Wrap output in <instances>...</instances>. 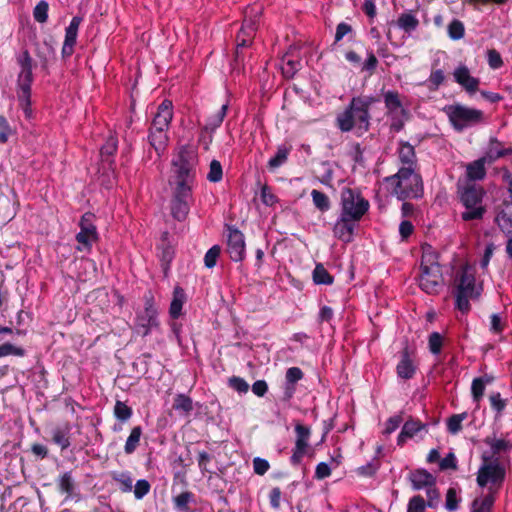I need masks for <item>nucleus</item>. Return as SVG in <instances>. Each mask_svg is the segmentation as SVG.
<instances>
[{"instance_id": "dca6fc26", "label": "nucleus", "mask_w": 512, "mask_h": 512, "mask_svg": "<svg viewBox=\"0 0 512 512\" xmlns=\"http://www.w3.org/2000/svg\"><path fill=\"white\" fill-rule=\"evenodd\" d=\"M17 62L21 68L18 76L16 87L32 86L34 81L33 77V60L28 50H24L21 56L18 57Z\"/></svg>"}, {"instance_id": "37998d69", "label": "nucleus", "mask_w": 512, "mask_h": 512, "mask_svg": "<svg viewBox=\"0 0 512 512\" xmlns=\"http://www.w3.org/2000/svg\"><path fill=\"white\" fill-rule=\"evenodd\" d=\"M289 153L290 148L284 145L278 146L276 154L268 161V168L274 171L282 166L287 161Z\"/></svg>"}, {"instance_id": "f03ea898", "label": "nucleus", "mask_w": 512, "mask_h": 512, "mask_svg": "<svg viewBox=\"0 0 512 512\" xmlns=\"http://www.w3.org/2000/svg\"><path fill=\"white\" fill-rule=\"evenodd\" d=\"M377 101V98L368 95L352 97L345 109L337 114L336 127L342 133L354 131L358 137L362 136L370 129V109Z\"/></svg>"}, {"instance_id": "9b49d317", "label": "nucleus", "mask_w": 512, "mask_h": 512, "mask_svg": "<svg viewBox=\"0 0 512 512\" xmlns=\"http://www.w3.org/2000/svg\"><path fill=\"white\" fill-rule=\"evenodd\" d=\"M226 252L234 262H241L245 258V237L237 228L226 225Z\"/></svg>"}, {"instance_id": "79ce46f5", "label": "nucleus", "mask_w": 512, "mask_h": 512, "mask_svg": "<svg viewBox=\"0 0 512 512\" xmlns=\"http://www.w3.org/2000/svg\"><path fill=\"white\" fill-rule=\"evenodd\" d=\"M403 435H408V437L413 438L421 431L427 432V425L422 423L419 419H415L413 417H409L407 421L402 426Z\"/></svg>"}, {"instance_id": "774afa93", "label": "nucleus", "mask_w": 512, "mask_h": 512, "mask_svg": "<svg viewBox=\"0 0 512 512\" xmlns=\"http://www.w3.org/2000/svg\"><path fill=\"white\" fill-rule=\"evenodd\" d=\"M151 489L150 483L145 479H140L136 482L134 486V496L136 499L140 500L145 497Z\"/></svg>"}, {"instance_id": "f3484780", "label": "nucleus", "mask_w": 512, "mask_h": 512, "mask_svg": "<svg viewBox=\"0 0 512 512\" xmlns=\"http://www.w3.org/2000/svg\"><path fill=\"white\" fill-rule=\"evenodd\" d=\"M173 119V105L170 100H163L158 106L157 112L151 122L150 127L156 129H169L170 123Z\"/></svg>"}, {"instance_id": "49530a36", "label": "nucleus", "mask_w": 512, "mask_h": 512, "mask_svg": "<svg viewBox=\"0 0 512 512\" xmlns=\"http://www.w3.org/2000/svg\"><path fill=\"white\" fill-rule=\"evenodd\" d=\"M312 201L314 206L321 212H326L330 209L331 203L329 197L319 190L311 191Z\"/></svg>"}, {"instance_id": "e2e57ef3", "label": "nucleus", "mask_w": 512, "mask_h": 512, "mask_svg": "<svg viewBox=\"0 0 512 512\" xmlns=\"http://www.w3.org/2000/svg\"><path fill=\"white\" fill-rule=\"evenodd\" d=\"M228 386L237 391L238 393H247L249 390V384L243 378L239 376H232L228 379Z\"/></svg>"}, {"instance_id": "6e6d98bb", "label": "nucleus", "mask_w": 512, "mask_h": 512, "mask_svg": "<svg viewBox=\"0 0 512 512\" xmlns=\"http://www.w3.org/2000/svg\"><path fill=\"white\" fill-rule=\"evenodd\" d=\"M49 4L45 0L37 3L33 10V17L38 23H45L48 20Z\"/></svg>"}, {"instance_id": "bb28decb", "label": "nucleus", "mask_w": 512, "mask_h": 512, "mask_svg": "<svg viewBox=\"0 0 512 512\" xmlns=\"http://www.w3.org/2000/svg\"><path fill=\"white\" fill-rule=\"evenodd\" d=\"M487 163V158H479L473 162H470L466 166V175L469 180L478 181L482 180L486 176V168L485 164Z\"/></svg>"}, {"instance_id": "603ef678", "label": "nucleus", "mask_w": 512, "mask_h": 512, "mask_svg": "<svg viewBox=\"0 0 512 512\" xmlns=\"http://www.w3.org/2000/svg\"><path fill=\"white\" fill-rule=\"evenodd\" d=\"M495 222L503 233H512V219L504 210L498 212L495 217Z\"/></svg>"}, {"instance_id": "864d4df0", "label": "nucleus", "mask_w": 512, "mask_h": 512, "mask_svg": "<svg viewBox=\"0 0 512 512\" xmlns=\"http://www.w3.org/2000/svg\"><path fill=\"white\" fill-rule=\"evenodd\" d=\"M223 178L222 165L218 160L213 159L210 162L209 172L207 174V180L212 183L220 182Z\"/></svg>"}, {"instance_id": "58836bf2", "label": "nucleus", "mask_w": 512, "mask_h": 512, "mask_svg": "<svg viewBox=\"0 0 512 512\" xmlns=\"http://www.w3.org/2000/svg\"><path fill=\"white\" fill-rule=\"evenodd\" d=\"M313 282L317 285H332L334 277L328 272L322 263H317L312 273Z\"/></svg>"}, {"instance_id": "4c0bfd02", "label": "nucleus", "mask_w": 512, "mask_h": 512, "mask_svg": "<svg viewBox=\"0 0 512 512\" xmlns=\"http://www.w3.org/2000/svg\"><path fill=\"white\" fill-rule=\"evenodd\" d=\"M143 430L141 426H134L131 429L130 435L128 436L125 445H124V452L127 455L133 454L138 446L140 445V440L142 436Z\"/></svg>"}, {"instance_id": "ea45409f", "label": "nucleus", "mask_w": 512, "mask_h": 512, "mask_svg": "<svg viewBox=\"0 0 512 512\" xmlns=\"http://www.w3.org/2000/svg\"><path fill=\"white\" fill-rule=\"evenodd\" d=\"M492 381V377L485 376V377H478L473 379L471 384V394L473 401L476 403H479L481 399L483 398L486 384L490 383Z\"/></svg>"}, {"instance_id": "bf43d9fd", "label": "nucleus", "mask_w": 512, "mask_h": 512, "mask_svg": "<svg viewBox=\"0 0 512 512\" xmlns=\"http://www.w3.org/2000/svg\"><path fill=\"white\" fill-rule=\"evenodd\" d=\"M221 253L219 245H213L204 256V264L207 268L211 269L216 266L217 260Z\"/></svg>"}, {"instance_id": "7ed1b4c3", "label": "nucleus", "mask_w": 512, "mask_h": 512, "mask_svg": "<svg viewBox=\"0 0 512 512\" xmlns=\"http://www.w3.org/2000/svg\"><path fill=\"white\" fill-rule=\"evenodd\" d=\"M384 181L391 186V194L400 201L419 199L424 194V185L418 169L400 167L397 173L385 177Z\"/></svg>"}, {"instance_id": "09e8293b", "label": "nucleus", "mask_w": 512, "mask_h": 512, "mask_svg": "<svg viewBox=\"0 0 512 512\" xmlns=\"http://www.w3.org/2000/svg\"><path fill=\"white\" fill-rule=\"evenodd\" d=\"M384 103L388 111L393 112L402 107L398 91L389 90L384 93Z\"/></svg>"}, {"instance_id": "cd10ccee", "label": "nucleus", "mask_w": 512, "mask_h": 512, "mask_svg": "<svg viewBox=\"0 0 512 512\" xmlns=\"http://www.w3.org/2000/svg\"><path fill=\"white\" fill-rule=\"evenodd\" d=\"M396 25L406 34L411 35L414 31L417 30L419 26V20L412 11L403 12L399 15Z\"/></svg>"}, {"instance_id": "2eb2a0df", "label": "nucleus", "mask_w": 512, "mask_h": 512, "mask_svg": "<svg viewBox=\"0 0 512 512\" xmlns=\"http://www.w3.org/2000/svg\"><path fill=\"white\" fill-rule=\"evenodd\" d=\"M485 193L481 186L467 185L459 192L460 202L465 208H472V206L486 207L483 205Z\"/></svg>"}, {"instance_id": "c85d7f7f", "label": "nucleus", "mask_w": 512, "mask_h": 512, "mask_svg": "<svg viewBox=\"0 0 512 512\" xmlns=\"http://www.w3.org/2000/svg\"><path fill=\"white\" fill-rule=\"evenodd\" d=\"M16 215L15 203L0 192V225L11 221Z\"/></svg>"}, {"instance_id": "393cba45", "label": "nucleus", "mask_w": 512, "mask_h": 512, "mask_svg": "<svg viewBox=\"0 0 512 512\" xmlns=\"http://www.w3.org/2000/svg\"><path fill=\"white\" fill-rule=\"evenodd\" d=\"M148 141L151 147L154 148L158 156H160L168 145L169 137L167 135V130L164 129H156L149 127Z\"/></svg>"}, {"instance_id": "c03bdc74", "label": "nucleus", "mask_w": 512, "mask_h": 512, "mask_svg": "<svg viewBox=\"0 0 512 512\" xmlns=\"http://www.w3.org/2000/svg\"><path fill=\"white\" fill-rule=\"evenodd\" d=\"M114 417L122 423H126L133 415V410L125 402L117 400L113 409Z\"/></svg>"}, {"instance_id": "f257e3e1", "label": "nucleus", "mask_w": 512, "mask_h": 512, "mask_svg": "<svg viewBox=\"0 0 512 512\" xmlns=\"http://www.w3.org/2000/svg\"><path fill=\"white\" fill-rule=\"evenodd\" d=\"M198 163L197 150L191 145L181 146L171 162L170 210L172 217L179 222L186 220L194 203L193 189Z\"/></svg>"}, {"instance_id": "6ab92c4d", "label": "nucleus", "mask_w": 512, "mask_h": 512, "mask_svg": "<svg viewBox=\"0 0 512 512\" xmlns=\"http://www.w3.org/2000/svg\"><path fill=\"white\" fill-rule=\"evenodd\" d=\"M454 80L462 86L469 94H473L478 90L480 80L470 74L469 69L465 65H461L455 69Z\"/></svg>"}, {"instance_id": "473e14b6", "label": "nucleus", "mask_w": 512, "mask_h": 512, "mask_svg": "<svg viewBox=\"0 0 512 512\" xmlns=\"http://www.w3.org/2000/svg\"><path fill=\"white\" fill-rule=\"evenodd\" d=\"M301 61L298 58H293L289 52H287L282 58V74L285 78H293L294 75L301 69Z\"/></svg>"}, {"instance_id": "412c9836", "label": "nucleus", "mask_w": 512, "mask_h": 512, "mask_svg": "<svg viewBox=\"0 0 512 512\" xmlns=\"http://www.w3.org/2000/svg\"><path fill=\"white\" fill-rule=\"evenodd\" d=\"M398 160L401 167H408L410 169H418V161L415 148L407 141H400L399 148L397 149Z\"/></svg>"}, {"instance_id": "69168bd1", "label": "nucleus", "mask_w": 512, "mask_h": 512, "mask_svg": "<svg viewBox=\"0 0 512 512\" xmlns=\"http://www.w3.org/2000/svg\"><path fill=\"white\" fill-rule=\"evenodd\" d=\"M12 134L13 129L7 118L4 115H0V144H5Z\"/></svg>"}, {"instance_id": "5701e85b", "label": "nucleus", "mask_w": 512, "mask_h": 512, "mask_svg": "<svg viewBox=\"0 0 512 512\" xmlns=\"http://www.w3.org/2000/svg\"><path fill=\"white\" fill-rule=\"evenodd\" d=\"M71 430L72 425L69 422L62 423L52 430V442L59 446L62 451L68 449L71 445Z\"/></svg>"}, {"instance_id": "aec40b11", "label": "nucleus", "mask_w": 512, "mask_h": 512, "mask_svg": "<svg viewBox=\"0 0 512 512\" xmlns=\"http://www.w3.org/2000/svg\"><path fill=\"white\" fill-rule=\"evenodd\" d=\"M304 377L303 371L299 367H290L285 373V384L283 390V401H289L296 392V384Z\"/></svg>"}, {"instance_id": "0eeeda50", "label": "nucleus", "mask_w": 512, "mask_h": 512, "mask_svg": "<svg viewBox=\"0 0 512 512\" xmlns=\"http://www.w3.org/2000/svg\"><path fill=\"white\" fill-rule=\"evenodd\" d=\"M341 214L354 221H360L369 210L370 204L359 191L345 187L341 191Z\"/></svg>"}, {"instance_id": "c9c22d12", "label": "nucleus", "mask_w": 512, "mask_h": 512, "mask_svg": "<svg viewBox=\"0 0 512 512\" xmlns=\"http://www.w3.org/2000/svg\"><path fill=\"white\" fill-rule=\"evenodd\" d=\"M227 110H228V105L223 104L221 106V108L216 113H214L213 115H211L207 118L203 130L210 131L212 133L217 128H219L221 126V124L223 123V120L227 114Z\"/></svg>"}, {"instance_id": "f8f14e48", "label": "nucleus", "mask_w": 512, "mask_h": 512, "mask_svg": "<svg viewBox=\"0 0 512 512\" xmlns=\"http://www.w3.org/2000/svg\"><path fill=\"white\" fill-rule=\"evenodd\" d=\"M418 284L420 289L429 295H437L444 286V277L441 267L431 269L420 268Z\"/></svg>"}, {"instance_id": "4be33fe9", "label": "nucleus", "mask_w": 512, "mask_h": 512, "mask_svg": "<svg viewBox=\"0 0 512 512\" xmlns=\"http://www.w3.org/2000/svg\"><path fill=\"white\" fill-rule=\"evenodd\" d=\"M409 480L414 490L432 487L436 484V478L426 469L420 468L409 473Z\"/></svg>"}, {"instance_id": "5fc2aeb1", "label": "nucleus", "mask_w": 512, "mask_h": 512, "mask_svg": "<svg viewBox=\"0 0 512 512\" xmlns=\"http://www.w3.org/2000/svg\"><path fill=\"white\" fill-rule=\"evenodd\" d=\"M460 501L461 498L458 497L457 490L450 487L446 492L445 508L449 512H455L459 508Z\"/></svg>"}, {"instance_id": "b1692460", "label": "nucleus", "mask_w": 512, "mask_h": 512, "mask_svg": "<svg viewBox=\"0 0 512 512\" xmlns=\"http://www.w3.org/2000/svg\"><path fill=\"white\" fill-rule=\"evenodd\" d=\"M511 154L512 147L504 148L503 143L501 141H499L495 137H492L490 138L488 150L486 154L483 156V158H487V162L491 164L496 160Z\"/></svg>"}, {"instance_id": "4d7b16f0", "label": "nucleus", "mask_w": 512, "mask_h": 512, "mask_svg": "<svg viewBox=\"0 0 512 512\" xmlns=\"http://www.w3.org/2000/svg\"><path fill=\"white\" fill-rule=\"evenodd\" d=\"M26 351L22 347L15 346L9 342H5L0 345V358L6 357L9 355H14L18 357L25 356Z\"/></svg>"}, {"instance_id": "6e6552de", "label": "nucleus", "mask_w": 512, "mask_h": 512, "mask_svg": "<svg viewBox=\"0 0 512 512\" xmlns=\"http://www.w3.org/2000/svg\"><path fill=\"white\" fill-rule=\"evenodd\" d=\"M449 121L457 132H462L467 127L479 124L483 121V111L456 104L446 109Z\"/></svg>"}, {"instance_id": "c756f323", "label": "nucleus", "mask_w": 512, "mask_h": 512, "mask_svg": "<svg viewBox=\"0 0 512 512\" xmlns=\"http://www.w3.org/2000/svg\"><path fill=\"white\" fill-rule=\"evenodd\" d=\"M31 87L32 86L16 87V94L19 106L23 110L25 117L28 119L31 118L33 114L31 107Z\"/></svg>"}, {"instance_id": "72a5a7b5", "label": "nucleus", "mask_w": 512, "mask_h": 512, "mask_svg": "<svg viewBox=\"0 0 512 512\" xmlns=\"http://www.w3.org/2000/svg\"><path fill=\"white\" fill-rule=\"evenodd\" d=\"M110 477L113 481L119 484V489L122 493H129L133 488V479L129 471H112Z\"/></svg>"}, {"instance_id": "3c124183", "label": "nucleus", "mask_w": 512, "mask_h": 512, "mask_svg": "<svg viewBox=\"0 0 512 512\" xmlns=\"http://www.w3.org/2000/svg\"><path fill=\"white\" fill-rule=\"evenodd\" d=\"M448 36L452 40H460L465 35V26L462 21L453 19L448 25Z\"/></svg>"}, {"instance_id": "e433bc0d", "label": "nucleus", "mask_w": 512, "mask_h": 512, "mask_svg": "<svg viewBox=\"0 0 512 512\" xmlns=\"http://www.w3.org/2000/svg\"><path fill=\"white\" fill-rule=\"evenodd\" d=\"M172 408L182 415L188 416L193 411L192 399L185 394H177L174 398Z\"/></svg>"}, {"instance_id": "39448f33", "label": "nucleus", "mask_w": 512, "mask_h": 512, "mask_svg": "<svg viewBox=\"0 0 512 512\" xmlns=\"http://www.w3.org/2000/svg\"><path fill=\"white\" fill-rule=\"evenodd\" d=\"M455 308L461 313L467 314L471 310L469 299L478 298L475 293L476 279L468 267H463L455 276Z\"/></svg>"}, {"instance_id": "a878e982", "label": "nucleus", "mask_w": 512, "mask_h": 512, "mask_svg": "<svg viewBox=\"0 0 512 512\" xmlns=\"http://www.w3.org/2000/svg\"><path fill=\"white\" fill-rule=\"evenodd\" d=\"M186 299L184 289L176 286L173 290V297L169 307V315L173 320L178 319L182 315V308Z\"/></svg>"}, {"instance_id": "7c9ffc66", "label": "nucleus", "mask_w": 512, "mask_h": 512, "mask_svg": "<svg viewBox=\"0 0 512 512\" xmlns=\"http://www.w3.org/2000/svg\"><path fill=\"white\" fill-rule=\"evenodd\" d=\"M434 267H441L439 264V254L431 245L425 244L422 246L420 268L431 269Z\"/></svg>"}, {"instance_id": "052dcab7", "label": "nucleus", "mask_w": 512, "mask_h": 512, "mask_svg": "<svg viewBox=\"0 0 512 512\" xmlns=\"http://www.w3.org/2000/svg\"><path fill=\"white\" fill-rule=\"evenodd\" d=\"M193 497L194 494L190 491L182 492L174 498V505L181 511H188V504L193 499Z\"/></svg>"}, {"instance_id": "9d476101", "label": "nucleus", "mask_w": 512, "mask_h": 512, "mask_svg": "<svg viewBox=\"0 0 512 512\" xmlns=\"http://www.w3.org/2000/svg\"><path fill=\"white\" fill-rule=\"evenodd\" d=\"M94 220L95 215L92 212L84 213L80 219V231L76 234L77 242L82 245L77 248L79 251L90 252L93 243L99 239Z\"/></svg>"}, {"instance_id": "de8ad7c7", "label": "nucleus", "mask_w": 512, "mask_h": 512, "mask_svg": "<svg viewBox=\"0 0 512 512\" xmlns=\"http://www.w3.org/2000/svg\"><path fill=\"white\" fill-rule=\"evenodd\" d=\"M467 418V413L453 414L447 419V430L450 434L456 435L462 430V422Z\"/></svg>"}, {"instance_id": "13d9d810", "label": "nucleus", "mask_w": 512, "mask_h": 512, "mask_svg": "<svg viewBox=\"0 0 512 512\" xmlns=\"http://www.w3.org/2000/svg\"><path fill=\"white\" fill-rule=\"evenodd\" d=\"M442 346H443L442 335L439 332H432L428 338L429 351L434 355H438L441 352Z\"/></svg>"}, {"instance_id": "a19ab883", "label": "nucleus", "mask_w": 512, "mask_h": 512, "mask_svg": "<svg viewBox=\"0 0 512 512\" xmlns=\"http://www.w3.org/2000/svg\"><path fill=\"white\" fill-rule=\"evenodd\" d=\"M495 502L494 494L488 493L482 499L476 498L471 504V512H491Z\"/></svg>"}, {"instance_id": "ddd939ff", "label": "nucleus", "mask_w": 512, "mask_h": 512, "mask_svg": "<svg viewBox=\"0 0 512 512\" xmlns=\"http://www.w3.org/2000/svg\"><path fill=\"white\" fill-rule=\"evenodd\" d=\"M418 370L415 350L406 345L400 352L399 362L396 365V374L402 380H410L415 377Z\"/></svg>"}, {"instance_id": "1a4fd4ad", "label": "nucleus", "mask_w": 512, "mask_h": 512, "mask_svg": "<svg viewBox=\"0 0 512 512\" xmlns=\"http://www.w3.org/2000/svg\"><path fill=\"white\" fill-rule=\"evenodd\" d=\"M158 326V309L155 306L154 296L151 291H147L144 294V309L136 316L135 328L138 334L145 337Z\"/></svg>"}, {"instance_id": "338daca9", "label": "nucleus", "mask_w": 512, "mask_h": 512, "mask_svg": "<svg viewBox=\"0 0 512 512\" xmlns=\"http://www.w3.org/2000/svg\"><path fill=\"white\" fill-rule=\"evenodd\" d=\"M489 401L491 408L497 412L498 415H501L506 407V400L501 398V394L499 392H494L489 396Z\"/></svg>"}, {"instance_id": "680f3d73", "label": "nucleus", "mask_w": 512, "mask_h": 512, "mask_svg": "<svg viewBox=\"0 0 512 512\" xmlns=\"http://www.w3.org/2000/svg\"><path fill=\"white\" fill-rule=\"evenodd\" d=\"M426 501L421 495L411 497L407 504V512H425Z\"/></svg>"}, {"instance_id": "a18cd8bd", "label": "nucleus", "mask_w": 512, "mask_h": 512, "mask_svg": "<svg viewBox=\"0 0 512 512\" xmlns=\"http://www.w3.org/2000/svg\"><path fill=\"white\" fill-rule=\"evenodd\" d=\"M484 442L490 446L493 455H498L501 452L508 451L512 448V443L505 439L486 437Z\"/></svg>"}, {"instance_id": "20e7f679", "label": "nucleus", "mask_w": 512, "mask_h": 512, "mask_svg": "<svg viewBox=\"0 0 512 512\" xmlns=\"http://www.w3.org/2000/svg\"><path fill=\"white\" fill-rule=\"evenodd\" d=\"M262 13L263 8L258 4L247 6L244 10L243 23L236 35L235 62L237 64L242 61V49L249 47L253 43Z\"/></svg>"}, {"instance_id": "0e129e2a", "label": "nucleus", "mask_w": 512, "mask_h": 512, "mask_svg": "<svg viewBox=\"0 0 512 512\" xmlns=\"http://www.w3.org/2000/svg\"><path fill=\"white\" fill-rule=\"evenodd\" d=\"M367 58L362 65V71H366L369 75H373L378 66V59L372 50H367Z\"/></svg>"}, {"instance_id": "8fccbe9b", "label": "nucleus", "mask_w": 512, "mask_h": 512, "mask_svg": "<svg viewBox=\"0 0 512 512\" xmlns=\"http://www.w3.org/2000/svg\"><path fill=\"white\" fill-rule=\"evenodd\" d=\"M486 211V207L472 206V208H465V211L461 213V219L465 222L482 220Z\"/></svg>"}, {"instance_id": "a211bd4d", "label": "nucleus", "mask_w": 512, "mask_h": 512, "mask_svg": "<svg viewBox=\"0 0 512 512\" xmlns=\"http://www.w3.org/2000/svg\"><path fill=\"white\" fill-rule=\"evenodd\" d=\"M356 222L348 217L340 215L333 227V234L336 238L344 243L353 241Z\"/></svg>"}, {"instance_id": "2f4dec72", "label": "nucleus", "mask_w": 512, "mask_h": 512, "mask_svg": "<svg viewBox=\"0 0 512 512\" xmlns=\"http://www.w3.org/2000/svg\"><path fill=\"white\" fill-rule=\"evenodd\" d=\"M117 149L118 140L113 136L109 137L100 149L102 161L106 163L110 168L114 164L113 156L117 152Z\"/></svg>"}, {"instance_id": "f704fd0d", "label": "nucleus", "mask_w": 512, "mask_h": 512, "mask_svg": "<svg viewBox=\"0 0 512 512\" xmlns=\"http://www.w3.org/2000/svg\"><path fill=\"white\" fill-rule=\"evenodd\" d=\"M57 487L61 494H65L67 498L72 497L76 484L71 472H65L59 476Z\"/></svg>"}, {"instance_id": "4468645a", "label": "nucleus", "mask_w": 512, "mask_h": 512, "mask_svg": "<svg viewBox=\"0 0 512 512\" xmlns=\"http://www.w3.org/2000/svg\"><path fill=\"white\" fill-rule=\"evenodd\" d=\"M296 441L290 461L293 465H299L309 447L308 441L311 435L309 427L297 424L295 426Z\"/></svg>"}, {"instance_id": "423d86ee", "label": "nucleus", "mask_w": 512, "mask_h": 512, "mask_svg": "<svg viewBox=\"0 0 512 512\" xmlns=\"http://www.w3.org/2000/svg\"><path fill=\"white\" fill-rule=\"evenodd\" d=\"M506 477V469L500 464L498 458L483 455L482 464L478 469L476 482L479 487L484 488L488 484L489 493H496L503 485Z\"/></svg>"}]
</instances>
